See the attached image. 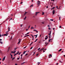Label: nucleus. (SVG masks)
<instances>
[{
  "label": "nucleus",
  "instance_id": "nucleus-1",
  "mask_svg": "<svg viewBox=\"0 0 65 65\" xmlns=\"http://www.w3.org/2000/svg\"><path fill=\"white\" fill-rule=\"evenodd\" d=\"M37 5L38 6H39L40 5V1H37Z\"/></svg>",
  "mask_w": 65,
  "mask_h": 65
},
{
  "label": "nucleus",
  "instance_id": "nucleus-2",
  "mask_svg": "<svg viewBox=\"0 0 65 65\" xmlns=\"http://www.w3.org/2000/svg\"><path fill=\"white\" fill-rule=\"evenodd\" d=\"M52 32L51 30V31L50 32V33L48 34V35H49V39H50L51 38V33Z\"/></svg>",
  "mask_w": 65,
  "mask_h": 65
},
{
  "label": "nucleus",
  "instance_id": "nucleus-3",
  "mask_svg": "<svg viewBox=\"0 0 65 65\" xmlns=\"http://www.w3.org/2000/svg\"><path fill=\"white\" fill-rule=\"evenodd\" d=\"M53 15H54V14H55V10H54L53 12Z\"/></svg>",
  "mask_w": 65,
  "mask_h": 65
},
{
  "label": "nucleus",
  "instance_id": "nucleus-4",
  "mask_svg": "<svg viewBox=\"0 0 65 65\" xmlns=\"http://www.w3.org/2000/svg\"><path fill=\"white\" fill-rule=\"evenodd\" d=\"M5 57H6V56H5L3 59V61H4V60H5Z\"/></svg>",
  "mask_w": 65,
  "mask_h": 65
},
{
  "label": "nucleus",
  "instance_id": "nucleus-5",
  "mask_svg": "<svg viewBox=\"0 0 65 65\" xmlns=\"http://www.w3.org/2000/svg\"><path fill=\"white\" fill-rule=\"evenodd\" d=\"M35 28H34L32 26L30 28V29L32 30V29H34Z\"/></svg>",
  "mask_w": 65,
  "mask_h": 65
},
{
  "label": "nucleus",
  "instance_id": "nucleus-6",
  "mask_svg": "<svg viewBox=\"0 0 65 65\" xmlns=\"http://www.w3.org/2000/svg\"><path fill=\"white\" fill-rule=\"evenodd\" d=\"M26 62H23L22 63H21V65H23V64H25V63H26Z\"/></svg>",
  "mask_w": 65,
  "mask_h": 65
},
{
  "label": "nucleus",
  "instance_id": "nucleus-7",
  "mask_svg": "<svg viewBox=\"0 0 65 65\" xmlns=\"http://www.w3.org/2000/svg\"><path fill=\"white\" fill-rule=\"evenodd\" d=\"M8 34H4V36H7V35H8Z\"/></svg>",
  "mask_w": 65,
  "mask_h": 65
},
{
  "label": "nucleus",
  "instance_id": "nucleus-8",
  "mask_svg": "<svg viewBox=\"0 0 65 65\" xmlns=\"http://www.w3.org/2000/svg\"><path fill=\"white\" fill-rule=\"evenodd\" d=\"M21 42V40H20L18 42V44H20V42Z\"/></svg>",
  "mask_w": 65,
  "mask_h": 65
},
{
  "label": "nucleus",
  "instance_id": "nucleus-9",
  "mask_svg": "<svg viewBox=\"0 0 65 65\" xmlns=\"http://www.w3.org/2000/svg\"><path fill=\"white\" fill-rule=\"evenodd\" d=\"M50 57H52V55L51 54H50L49 55V58H50Z\"/></svg>",
  "mask_w": 65,
  "mask_h": 65
},
{
  "label": "nucleus",
  "instance_id": "nucleus-10",
  "mask_svg": "<svg viewBox=\"0 0 65 65\" xmlns=\"http://www.w3.org/2000/svg\"><path fill=\"white\" fill-rule=\"evenodd\" d=\"M44 49V48H42L41 50H40V51H41L42 50H43Z\"/></svg>",
  "mask_w": 65,
  "mask_h": 65
},
{
  "label": "nucleus",
  "instance_id": "nucleus-11",
  "mask_svg": "<svg viewBox=\"0 0 65 65\" xmlns=\"http://www.w3.org/2000/svg\"><path fill=\"white\" fill-rule=\"evenodd\" d=\"M26 18H27V17H25V18H24V20H26Z\"/></svg>",
  "mask_w": 65,
  "mask_h": 65
},
{
  "label": "nucleus",
  "instance_id": "nucleus-12",
  "mask_svg": "<svg viewBox=\"0 0 65 65\" xmlns=\"http://www.w3.org/2000/svg\"><path fill=\"white\" fill-rule=\"evenodd\" d=\"M62 51V49H60L59 51L58 52H60V51Z\"/></svg>",
  "mask_w": 65,
  "mask_h": 65
},
{
  "label": "nucleus",
  "instance_id": "nucleus-13",
  "mask_svg": "<svg viewBox=\"0 0 65 65\" xmlns=\"http://www.w3.org/2000/svg\"><path fill=\"white\" fill-rule=\"evenodd\" d=\"M14 59H15V57H14L12 59V60H14Z\"/></svg>",
  "mask_w": 65,
  "mask_h": 65
},
{
  "label": "nucleus",
  "instance_id": "nucleus-14",
  "mask_svg": "<svg viewBox=\"0 0 65 65\" xmlns=\"http://www.w3.org/2000/svg\"><path fill=\"white\" fill-rule=\"evenodd\" d=\"M11 59H12V55H11Z\"/></svg>",
  "mask_w": 65,
  "mask_h": 65
},
{
  "label": "nucleus",
  "instance_id": "nucleus-15",
  "mask_svg": "<svg viewBox=\"0 0 65 65\" xmlns=\"http://www.w3.org/2000/svg\"><path fill=\"white\" fill-rule=\"evenodd\" d=\"M37 35H34V36H36V37H37Z\"/></svg>",
  "mask_w": 65,
  "mask_h": 65
},
{
  "label": "nucleus",
  "instance_id": "nucleus-16",
  "mask_svg": "<svg viewBox=\"0 0 65 65\" xmlns=\"http://www.w3.org/2000/svg\"><path fill=\"white\" fill-rule=\"evenodd\" d=\"M27 12H25V13H24V14L25 15V14H26V13H27Z\"/></svg>",
  "mask_w": 65,
  "mask_h": 65
},
{
  "label": "nucleus",
  "instance_id": "nucleus-17",
  "mask_svg": "<svg viewBox=\"0 0 65 65\" xmlns=\"http://www.w3.org/2000/svg\"><path fill=\"white\" fill-rule=\"evenodd\" d=\"M16 52V51H15V50L13 52V54H15V52Z\"/></svg>",
  "mask_w": 65,
  "mask_h": 65
},
{
  "label": "nucleus",
  "instance_id": "nucleus-18",
  "mask_svg": "<svg viewBox=\"0 0 65 65\" xmlns=\"http://www.w3.org/2000/svg\"><path fill=\"white\" fill-rule=\"evenodd\" d=\"M18 52L17 53V54H18L19 53V51H18Z\"/></svg>",
  "mask_w": 65,
  "mask_h": 65
},
{
  "label": "nucleus",
  "instance_id": "nucleus-19",
  "mask_svg": "<svg viewBox=\"0 0 65 65\" xmlns=\"http://www.w3.org/2000/svg\"><path fill=\"white\" fill-rule=\"evenodd\" d=\"M32 43H33V42H32L31 43V44H30V45L29 46H30V45H31V44H32Z\"/></svg>",
  "mask_w": 65,
  "mask_h": 65
},
{
  "label": "nucleus",
  "instance_id": "nucleus-20",
  "mask_svg": "<svg viewBox=\"0 0 65 65\" xmlns=\"http://www.w3.org/2000/svg\"><path fill=\"white\" fill-rule=\"evenodd\" d=\"M0 43L1 44H2V43H3L2 42H1V41H0Z\"/></svg>",
  "mask_w": 65,
  "mask_h": 65
},
{
  "label": "nucleus",
  "instance_id": "nucleus-21",
  "mask_svg": "<svg viewBox=\"0 0 65 65\" xmlns=\"http://www.w3.org/2000/svg\"><path fill=\"white\" fill-rule=\"evenodd\" d=\"M34 31H35L36 32L37 31L36 29H34Z\"/></svg>",
  "mask_w": 65,
  "mask_h": 65
},
{
  "label": "nucleus",
  "instance_id": "nucleus-22",
  "mask_svg": "<svg viewBox=\"0 0 65 65\" xmlns=\"http://www.w3.org/2000/svg\"><path fill=\"white\" fill-rule=\"evenodd\" d=\"M40 12H36V13L38 14V13H40Z\"/></svg>",
  "mask_w": 65,
  "mask_h": 65
},
{
  "label": "nucleus",
  "instance_id": "nucleus-23",
  "mask_svg": "<svg viewBox=\"0 0 65 65\" xmlns=\"http://www.w3.org/2000/svg\"><path fill=\"white\" fill-rule=\"evenodd\" d=\"M50 20L51 21H54V20H53V19H51Z\"/></svg>",
  "mask_w": 65,
  "mask_h": 65
},
{
  "label": "nucleus",
  "instance_id": "nucleus-24",
  "mask_svg": "<svg viewBox=\"0 0 65 65\" xmlns=\"http://www.w3.org/2000/svg\"><path fill=\"white\" fill-rule=\"evenodd\" d=\"M40 62H38V65H39V64H40Z\"/></svg>",
  "mask_w": 65,
  "mask_h": 65
},
{
  "label": "nucleus",
  "instance_id": "nucleus-25",
  "mask_svg": "<svg viewBox=\"0 0 65 65\" xmlns=\"http://www.w3.org/2000/svg\"><path fill=\"white\" fill-rule=\"evenodd\" d=\"M55 8V7H53V8H52V9H54V8Z\"/></svg>",
  "mask_w": 65,
  "mask_h": 65
},
{
  "label": "nucleus",
  "instance_id": "nucleus-26",
  "mask_svg": "<svg viewBox=\"0 0 65 65\" xmlns=\"http://www.w3.org/2000/svg\"><path fill=\"white\" fill-rule=\"evenodd\" d=\"M48 29L49 30H51V28L49 27V28H48Z\"/></svg>",
  "mask_w": 65,
  "mask_h": 65
},
{
  "label": "nucleus",
  "instance_id": "nucleus-27",
  "mask_svg": "<svg viewBox=\"0 0 65 65\" xmlns=\"http://www.w3.org/2000/svg\"><path fill=\"white\" fill-rule=\"evenodd\" d=\"M42 13H42V15H43V14H44V12H42Z\"/></svg>",
  "mask_w": 65,
  "mask_h": 65
},
{
  "label": "nucleus",
  "instance_id": "nucleus-28",
  "mask_svg": "<svg viewBox=\"0 0 65 65\" xmlns=\"http://www.w3.org/2000/svg\"><path fill=\"white\" fill-rule=\"evenodd\" d=\"M40 48H38V51H39V50H40Z\"/></svg>",
  "mask_w": 65,
  "mask_h": 65
},
{
  "label": "nucleus",
  "instance_id": "nucleus-29",
  "mask_svg": "<svg viewBox=\"0 0 65 65\" xmlns=\"http://www.w3.org/2000/svg\"><path fill=\"white\" fill-rule=\"evenodd\" d=\"M30 36V35H26V37L27 36Z\"/></svg>",
  "mask_w": 65,
  "mask_h": 65
},
{
  "label": "nucleus",
  "instance_id": "nucleus-30",
  "mask_svg": "<svg viewBox=\"0 0 65 65\" xmlns=\"http://www.w3.org/2000/svg\"><path fill=\"white\" fill-rule=\"evenodd\" d=\"M17 55V53H16V54H15L14 55V56H15V55Z\"/></svg>",
  "mask_w": 65,
  "mask_h": 65
},
{
  "label": "nucleus",
  "instance_id": "nucleus-31",
  "mask_svg": "<svg viewBox=\"0 0 65 65\" xmlns=\"http://www.w3.org/2000/svg\"><path fill=\"white\" fill-rule=\"evenodd\" d=\"M48 41L49 42H51V40H49Z\"/></svg>",
  "mask_w": 65,
  "mask_h": 65
},
{
  "label": "nucleus",
  "instance_id": "nucleus-32",
  "mask_svg": "<svg viewBox=\"0 0 65 65\" xmlns=\"http://www.w3.org/2000/svg\"><path fill=\"white\" fill-rule=\"evenodd\" d=\"M47 27H50V25H48L47 26Z\"/></svg>",
  "mask_w": 65,
  "mask_h": 65
},
{
  "label": "nucleus",
  "instance_id": "nucleus-33",
  "mask_svg": "<svg viewBox=\"0 0 65 65\" xmlns=\"http://www.w3.org/2000/svg\"><path fill=\"white\" fill-rule=\"evenodd\" d=\"M17 60H20V58H17Z\"/></svg>",
  "mask_w": 65,
  "mask_h": 65
},
{
  "label": "nucleus",
  "instance_id": "nucleus-34",
  "mask_svg": "<svg viewBox=\"0 0 65 65\" xmlns=\"http://www.w3.org/2000/svg\"><path fill=\"white\" fill-rule=\"evenodd\" d=\"M26 52L27 51H25V52L23 53V54L24 55V54H25V53H26Z\"/></svg>",
  "mask_w": 65,
  "mask_h": 65
},
{
  "label": "nucleus",
  "instance_id": "nucleus-35",
  "mask_svg": "<svg viewBox=\"0 0 65 65\" xmlns=\"http://www.w3.org/2000/svg\"><path fill=\"white\" fill-rule=\"evenodd\" d=\"M32 48H33V47H32L30 48V49L31 50V49H32Z\"/></svg>",
  "mask_w": 65,
  "mask_h": 65
},
{
  "label": "nucleus",
  "instance_id": "nucleus-36",
  "mask_svg": "<svg viewBox=\"0 0 65 65\" xmlns=\"http://www.w3.org/2000/svg\"><path fill=\"white\" fill-rule=\"evenodd\" d=\"M42 24H44V22H43L42 23Z\"/></svg>",
  "mask_w": 65,
  "mask_h": 65
},
{
  "label": "nucleus",
  "instance_id": "nucleus-37",
  "mask_svg": "<svg viewBox=\"0 0 65 65\" xmlns=\"http://www.w3.org/2000/svg\"><path fill=\"white\" fill-rule=\"evenodd\" d=\"M59 62H60V63H62V61H61L60 60H59Z\"/></svg>",
  "mask_w": 65,
  "mask_h": 65
},
{
  "label": "nucleus",
  "instance_id": "nucleus-38",
  "mask_svg": "<svg viewBox=\"0 0 65 65\" xmlns=\"http://www.w3.org/2000/svg\"><path fill=\"white\" fill-rule=\"evenodd\" d=\"M32 6H33V5H31V6H30V7H32Z\"/></svg>",
  "mask_w": 65,
  "mask_h": 65
},
{
  "label": "nucleus",
  "instance_id": "nucleus-39",
  "mask_svg": "<svg viewBox=\"0 0 65 65\" xmlns=\"http://www.w3.org/2000/svg\"><path fill=\"white\" fill-rule=\"evenodd\" d=\"M37 13H36L35 15L36 16L37 15Z\"/></svg>",
  "mask_w": 65,
  "mask_h": 65
},
{
  "label": "nucleus",
  "instance_id": "nucleus-40",
  "mask_svg": "<svg viewBox=\"0 0 65 65\" xmlns=\"http://www.w3.org/2000/svg\"><path fill=\"white\" fill-rule=\"evenodd\" d=\"M27 47V46H26L24 47V48H26V47Z\"/></svg>",
  "mask_w": 65,
  "mask_h": 65
},
{
  "label": "nucleus",
  "instance_id": "nucleus-41",
  "mask_svg": "<svg viewBox=\"0 0 65 65\" xmlns=\"http://www.w3.org/2000/svg\"><path fill=\"white\" fill-rule=\"evenodd\" d=\"M22 25H23V24H21V25L20 26H21V27H22Z\"/></svg>",
  "mask_w": 65,
  "mask_h": 65
},
{
  "label": "nucleus",
  "instance_id": "nucleus-42",
  "mask_svg": "<svg viewBox=\"0 0 65 65\" xmlns=\"http://www.w3.org/2000/svg\"><path fill=\"white\" fill-rule=\"evenodd\" d=\"M56 8H58V6H57L56 7Z\"/></svg>",
  "mask_w": 65,
  "mask_h": 65
},
{
  "label": "nucleus",
  "instance_id": "nucleus-43",
  "mask_svg": "<svg viewBox=\"0 0 65 65\" xmlns=\"http://www.w3.org/2000/svg\"><path fill=\"white\" fill-rule=\"evenodd\" d=\"M30 25L29 26H28V29L30 28Z\"/></svg>",
  "mask_w": 65,
  "mask_h": 65
},
{
  "label": "nucleus",
  "instance_id": "nucleus-44",
  "mask_svg": "<svg viewBox=\"0 0 65 65\" xmlns=\"http://www.w3.org/2000/svg\"><path fill=\"white\" fill-rule=\"evenodd\" d=\"M10 30V28H9L8 30L9 31V30Z\"/></svg>",
  "mask_w": 65,
  "mask_h": 65
},
{
  "label": "nucleus",
  "instance_id": "nucleus-45",
  "mask_svg": "<svg viewBox=\"0 0 65 65\" xmlns=\"http://www.w3.org/2000/svg\"><path fill=\"white\" fill-rule=\"evenodd\" d=\"M27 55H28V54H26L25 55V56H27Z\"/></svg>",
  "mask_w": 65,
  "mask_h": 65
},
{
  "label": "nucleus",
  "instance_id": "nucleus-46",
  "mask_svg": "<svg viewBox=\"0 0 65 65\" xmlns=\"http://www.w3.org/2000/svg\"><path fill=\"white\" fill-rule=\"evenodd\" d=\"M59 28H62V26H59Z\"/></svg>",
  "mask_w": 65,
  "mask_h": 65
},
{
  "label": "nucleus",
  "instance_id": "nucleus-47",
  "mask_svg": "<svg viewBox=\"0 0 65 65\" xmlns=\"http://www.w3.org/2000/svg\"><path fill=\"white\" fill-rule=\"evenodd\" d=\"M41 36V35H40V37Z\"/></svg>",
  "mask_w": 65,
  "mask_h": 65
},
{
  "label": "nucleus",
  "instance_id": "nucleus-48",
  "mask_svg": "<svg viewBox=\"0 0 65 65\" xmlns=\"http://www.w3.org/2000/svg\"><path fill=\"white\" fill-rule=\"evenodd\" d=\"M47 38H45V39L46 40L47 39Z\"/></svg>",
  "mask_w": 65,
  "mask_h": 65
},
{
  "label": "nucleus",
  "instance_id": "nucleus-49",
  "mask_svg": "<svg viewBox=\"0 0 65 65\" xmlns=\"http://www.w3.org/2000/svg\"><path fill=\"white\" fill-rule=\"evenodd\" d=\"M15 65H18V64L17 63H15Z\"/></svg>",
  "mask_w": 65,
  "mask_h": 65
},
{
  "label": "nucleus",
  "instance_id": "nucleus-50",
  "mask_svg": "<svg viewBox=\"0 0 65 65\" xmlns=\"http://www.w3.org/2000/svg\"><path fill=\"white\" fill-rule=\"evenodd\" d=\"M1 36H1V34H0V37H1Z\"/></svg>",
  "mask_w": 65,
  "mask_h": 65
},
{
  "label": "nucleus",
  "instance_id": "nucleus-51",
  "mask_svg": "<svg viewBox=\"0 0 65 65\" xmlns=\"http://www.w3.org/2000/svg\"><path fill=\"white\" fill-rule=\"evenodd\" d=\"M51 0V1H55V0Z\"/></svg>",
  "mask_w": 65,
  "mask_h": 65
},
{
  "label": "nucleus",
  "instance_id": "nucleus-52",
  "mask_svg": "<svg viewBox=\"0 0 65 65\" xmlns=\"http://www.w3.org/2000/svg\"><path fill=\"white\" fill-rule=\"evenodd\" d=\"M22 59V57H21L20 58V59Z\"/></svg>",
  "mask_w": 65,
  "mask_h": 65
},
{
  "label": "nucleus",
  "instance_id": "nucleus-53",
  "mask_svg": "<svg viewBox=\"0 0 65 65\" xmlns=\"http://www.w3.org/2000/svg\"><path fill=\"white\" fill-rule=\"evenodd\" d=\"M8 34V32H6V34Z\"/></svg>",
  "mask_w": 65,
  "mask_h": 65
},
{
  "label": "nucleus",
  "instance_id": "nucleus-54",
  "mask_svg": "<svg viewBox=\"0 0 65 65\" xmlns=\"http://www.w3.org/2000/svg\"><path fill=\"white\" fill-rule=\"evenodd\" d=\"M17 48H15V50H17Z\"/></svg>",
  "mask_w": 65,
  "mask_h": 65
},
{
  "label": "nucleus",
  "instance_id": "nucleus-55",
  "mask_svg": "<svg viewBox=\"0 0 65 65\" xmlns=\"http://www.w3.org/2000/svg\"><path fill=\"white\" fill-rule=\"evenodd\" d=\"M61 19V17H59V19Z\"/></svg>",
  "mask_w": 65,
  "mask_h": 65
},
{
  "label": "nucleus",
  "instance_id": "nucleus-56",
  "mask_svg": "<svg viewBox=\"0 0 65 65\" xmlns=\"http://www.w3.org/2000/svg\"><path fill=\"white\" fill-rule=\"evenodd\" d=\"M36 32H37V33H38V31H37V30H36Z\"/></svg>",
  "mask_w": 65,
  "mask_h": 65
},
{
  "label": "nucleus",
  "instance_id": "nucleus-57",
  "mask_svg": "<svg viewBox=\"0 0 65 65\" xmlns=\"http://www.w3.org/2000/svg\"><path fill=\"white\" fill-rule=\"evenodd\" d=\"M21 57H22V56H23V54H22L21 55Z\"/></svg>",
  "mask_w": 65,
  "mask_h": 65
},
{
  "label": "nucleus",
  "instance_id": "nucleus-58",
  "mask_svg": "<svg viewBox=\"0 0 65 65\" xmlns=\"http://www.w3.org/2000/svg\"><path fill=\"white\" fill-rule=\"evenodd\" d=\"M27 37V36H24V37Z\"/></svg>",
  "mask_w": 65,
  "mask_h": 65
},
{
  "label": "nucleus",
  "instance_id": "nucleus-59",
  "mask_svg": "<svg viewBox=\"0 0 65 65\" xmlns=\"http://www.w3.org/2000/svg\"><path fill=\"white\" fill-rule=\"evenodd\" d=\"M34 54H35V52H34Z\"/></svg>",
  "mask_w": 65,
  "mask_h": 65
},
{
  "label": "nucleus",
  "instance_id": "nucleus-60",
  "mask_svg": "<svg viewBox=\"0 0 65 65\" xmlns=\"http://www.w3.org/2000/svg\"><path fill=\"white\" fill-rule=\"evenodd\" d=\"M47 44H48V43H47V44H46L45 45H47Z\"/></svg>",
  "mask_w": 65,
  "mask_h": 65
},
{
  "label": "nucleus",
  "instance_id": "nucleus-61",
  "mask_svg": "<svg viewBox=\"0 0 65 65\" xmlns=\"http://www.w3.org/2000/svg\"><path fill=\"white\" fill-rule=\"evenodd\" d=\"M46 37H47V36H46Z\"/></svg>",
  "mask_w": 65,
  "mask_h": 65
},
{
  "label": "nucleus",
  "instance_id": "nucleus-62",
  "mask_svg": "<svg viewBox=\"0 0 65 65\" xmlns=\"http://www.w3.org/2000/svg\"><path fill=\"white\" fill-rule=\"evenodd\" d=\"M11 53L12 54V53H13V52H12V51L11 52Z\"/></svg>",
  "mask_w": 65,
  "mask_h": 65
},
{
  "label": "nucleus",
  "instance_id": "nucleus-63",
  "mask_svg": "<svg viewBox=\"0 0 65 65\" xmlns=\"http://www.w3.org/2000/svg\"><path fill=\"white\" fill-rule=\"evenodd\" d=\"M29 32H28L27 34H29Z\"/></svg>",
  "mask_w": 65,
  "mask_h": 65
},
{
  "label": "nucleus",
  "instance_id": "nucleus-64",
  "mask_svg": "<svg viewBox=\"0 0 65 65\" xmlns=\"http://www.w3.org/2000/svg\"><path fill=\"white\" fill-rule=\"evenodd\" d=\"M58 63H56V65H58Z\"/></svg>",
  "mask_w": 65,
  "mask_h": 65
}]
</instances>
